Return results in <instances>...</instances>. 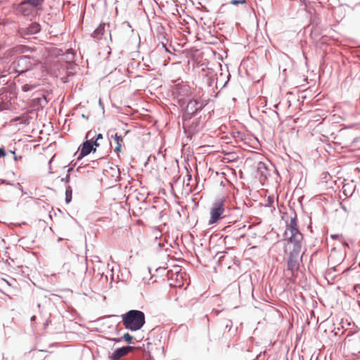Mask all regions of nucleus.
<instances>
[{
	"instance_id": "nucleus-1",
	"label": "nucleus",
	"mask_w": 360,
	"mask_h": 360,
	"mask_svg": "<svg viewBox=\"0 0 360 360\" xmlns=\"http://www.w3.org/2000/svg\"><path fill=\"white\" fill-rule=\"evenodd\" d=\"M284 240L287 241L285 251L288 248L298 255L301 250V243L303 239L302 234L297 228L296 219H292L284 233Z\"/></svg>"
},
{
	"instance_id": "nucleus-2",
	"label": "nucleus",
	"mask_w": 360,
	"mask_h": 360,
	"mask_svg": "<svg viewBox=\"0 0 360 360\" xmlns=\"http://www.w3.org/2000/svg\"><path fill=\"white\" fill-rule=\"evenodd\" d=\"M122 321L125 328L136 331L144 325L145 314L141 311L130 310L122 315Z\"/></svg>"
},
{
	"instance_id": "nucleus-3",
	"label": "nucleus",
	"mask_w": 360,
	"mask_h": 360,
	"mask_svg": "<svg viewBox=\"0 0 360 360\" xmlns=\"http://www.w3.org/2000/svg\"><path fill=\"white\" fill-rule=\"evenodd\" d=\"M168 279L171 281L169 285L174 288H181L184 284V277L186 274L181 272L179 266H174V268L167 271Z\"/></svg>"
},
{
	"instance_id": "nucleus-4",
	"label": "nucleus",
	"mask_w": 360,
	"mask_h": 360,
	"mask_svg": "<svg viewBox=\"0 0 360 360\" xmlns=\"http://www.w3.org/2000/svg\"><path fill=\"white\" fill-rule=\"evenodd\" d=\"M225 211L224 202L220 200L215 203L210 209V218L209 224H213L223 217Z\"/></svg>"
},
{
	"instance_id": "nucleus-5",
	"label": "nucleus",
	"mask_w": 360,
	"mask_h": 360,
	"mask_svg": "<svg viewBox=\"0 0 360 360\" xmlns=\"http://www.w3.org/2000/svg\"><path fill=\"white\" fill-rule=\"evenodd\" d=\"M95 131H89L86 135V139H88L83 143L80 149L79 156H86L89 155L91 151H96V148H94V143L91 141L94 139Z\"/></svg>"
},
{
	"instance_id": "nucleus-6",
	"label": "nucleus",
	"mask_w": 360,
	"mask_h": 360,
	"mask_svg": "<svg viewBox=\"0 0 360 360\" xmlns=\"http://www.w3.org/2000/svg\"><path fill=\"white\" fill-rule=\"evenodd\" d=\"M206 105V101L200 98H193L188 103L186 111L188 114L193 115L202 110Z\"/></svg>"
},
{
	"instance_id": "nucleus-7",
	"label": "nucleus",
	"mask_w": 360,
	"mask_h": 360,
	"mask_svg": "<svg viewBox=\"0 0 360 360\" xmlns=\"http://www.w3.org/2000/svg\"><path fill=\"white\" fill-rule=\"evenodd\" d=\"M22 25L23 27L20 28L19 32L23 37L36 34L40 30L39 24H22Z\"/></svg>"
},
{
	"instance_id": "nucleus-8",
	"label": "nucleus",
	"mask_w": 360,
	"mask_h": 360,
	"mask_svg": "<svg viewBox=\"0 0 360 360\" xmlns=\"http://www.w3.org/2000/svg\"><path fill=\"white\" fill-rule=\"evenodd\" d=\"M44 1V0H23L19 4L18 9L19 11L23 13L24 15H26L27 6L38 8L41 6Z\"/></svg>"
},
{
	"instance_id": "nucleus-9",
	"label": "nucleus",
	"mask_w": 360,
	"mask_h": 360,
	"mask_svg": "<svg viewBox=\"0 0 360 360\" xmlns=\"http://www.w3.org/2000/svg\"><path fill=\"white\" fill-rule=\"evenodd\" d=\"M134 349L133 347L127 346L116 349L112 354L114 360H118L121 357L126 356L129 352Z\"/></svg>"
},
{
	"instance_id": "nucleus-10",
	"label": "nucleus",
	"mask_w": 360,
	"mask_h": 360,
	"mask_svg": "<svg viewBox=\"0 0 360 360\" xmlns=\"http://www.w3.org/2000/svg\"><path fill=\"white\" fill-rule=\"evenodd\" d=\"M297 256L292 251L290 252V257L288 261V270L293 271L298 269L299 262L297 261Z\"/></svg>"
},
{
	"instance_id": "nucleus-11",
	"label": "nucleus",
	"mask_w": 360,
	"mask_h": 360,
	"mask_svg": "<svg viewBox=\"0 0 360 360\" xmlns=\"http://www.w3.org/2000/svg\"><path fill=\"white\" fill-rule=\"evenodd\" d=\"M114 141L116 143L114 150L115 153H119L120 152H121L123 139L121 136H119L117 134H115L114 136Z\"/></svg>"
},
{
	"instance_id": "nucleus-12",
	"label": "nucleus",
	"mask_w": 360,
	"mask_h": 360,
	"mask_svg": "<svg viewBox=\"0 0 360 360\" xmlns=\"http://www.w3.org/2000/svg\"><path fill=\"white\" fill-rule=\"evenodd\" d=\"M72 199V188L69 186L65 191V201L69 203Z\"/></svg>"
},
{
	"instance_id": "nucleus-13",
	"label": "nucleus",
	"mask_w": 360,
	"mask_h": 360,
	"mask_svg": "<svg viewBox=\"0 0 360 360\" xmlns=\"http://www.w3.org/2000/svg\"><path fill=\"white\" fill-rule=\"evenodd\" d=\"M105 24H100L99 26L94 31V34L96 36L102 35L104 32Z\"/></svg>"
},
{
	"instance_id": "nucleus-14",
	"label": "nucleus",
	"mask_w": 360,
	"mask_h": 360,
	"mask_svg": "<svg viewBox=\"0 0 360 360\" xmlns=\"http://www.w3.org/2000/svg\"><path fill=\"white\" fill-rule=\"evenodd\" d=\"M93 136H94V138L96 137L95 141L93 142L94 146L95 147L99 146V143H98V141L100 139H103V135L101 134H98L96 136V134H93Z\"/></svg>"
},
{
	"instance_id": "nucleus-15",
	"label": "nucleus",
	"mask_w": 360,
	"mask_h": 360,
	"mask_svg": "<svg viewBox=\"0 0 360 360\" xmlns=\"http://www.w3.org/2000/svg\"><path fill=\"white\" fill-rule=\"evenodd\" d=\"M132 336L129 335V333H125L123 335V339L127 342V343H131L132 341Z\"/></svg>"
},
{
	"instance_id": "nucleus-16",
	"label": "nucleus",
	"mask_w": 360,
	"mask_h": 360,
	"mask_svg": "<svg viewBox=\"0 0 360 360\" xmlns=\"http://www.w3.org/2000/svg\"><path fill=\"white\" fill-rule=\"evenodd\" d=\"M231 4L233 5H238L239 4H245V0H232Z\"/></svg>"
},
{
	"instance_id": "nucleus-17",
	"label": "nucleus",
	"mask_w": 360,
	"mask_h": 360,
	"mask_svg": "<svg viewBox=\"0 0 360 360\" xmlns=\"http://www.w3.org/2000/svg\"><path fill=\"white\" fill-rule=\"evenodd\" d=\"M32 88H33L32 86L30 87L28 84H25L22 86V90L24 91H27L32 89Z\"/></svg>"
},
{
	"instance_id": "nucleus-18",
	"label": "nucleus",
	"mask_w": 360,
	"mask_h": 360,
	"mask_svg": "<svg viewBox=\"0 0 360 360\" xmlns=\"http://www.w3.org/2000/svg\"><path fill=\"white\" fill-rule=\"evenodd\" d=\"M60 51H62L61 50H58L57 48H55V49H53L52 53L55 54L56 56H58V55H60L59 52H60Z\"/></svg>"
},
{
	"instance_id": "nucleus-19",
	"label": "nucleus",
	"mask_w": 360,
	"mask_h": 360,
	"mask_svg": "<svg viewBox=\"0 0 360 360\" xmlns=\"http://www.w3.org/2000/svg\"><path fill=\"white\" fill-rule=\"evenodd\" d=\"M6 155L5 150L3 148H0V158Z\"/></svg>"
},
{
	"instance_id": "nucleus-20",
	"label": "nucleus",
	"mask_w": 360,
	"mask_h": 360,
	"mask_svg": "<svg viewBox=\"0 0 360 360\" xmlns=\"http://www.w3.org/2000/svg\"><path fill=\"white\" fill-rule=\"evenodd\" d=\"M245 236V233H243L240 235V238H243Z\"/></svg>"
},
{
	"instance_id": "nucleus-21",
	"label": "nucleus",
	"mask_w": 360,
	"mask_h": 360,
	"mask_svg": "<svg viewBox=\"0 0 360 360\" xmlns=\"http://www.w3.org/2000/svg\"><path fill=\"white\" fill-rule=\"evenodd\" d=\"M26 59H27L26 58H21L20 61L24 62Z\"/></svg>"
},
{
	"instance_id": "nucleus-22",
	"label": "nucleus",
	"mask_w": 360,
	"mask_h": 360,
	"mask_svg": "<svg viewBox=\"0 0 360 360\" xmlns=\"http://www.w3.org/2000/svg\"><path fill=\"white\" fill-rule=\"evenodd\" d=\"M48 20H56V19H53V18H48Z\"/></svg>"
},
{
	"instance_id": "nucleus-23",
	"label": "nucleus",
	"mask_w": 360,
	"mask_h": 360,
	"mask_svg": "<svg viewBox=\"0 0 360 360\" xmlns=\"http://www.w3.org/2000/svg\"><path fill=\"white\" fill-rule=\"evenodd\" d=\"M61 15H62V14L59 13V19H58V20H60Z\"/></svg>"
},
{
	"instance_id": "nucleus-24",
	"label": "nucleus",
	"mask_w": 360,
	"mask_h": 360,
	"mask_svg": "<svg viewBox=\"0 0 360 360\" xmlns=\"http://www.w3.org/2000/svg\"><path fill=\"white\" fill-rule=\"evenodd\" d=\"M113 340L115 341V342H119L120 341V340H118V339H114Z\"/></svg>"
},
{
	"instance_id": "nucleus-25",
	"label": "nucleus",
	"mask_w": 360,
	"mask_h": 360,
	"mask_svg": "<svg viewBox=\"0 0 360 360\" xmlns=\"http://www.w3.org/2000/svg\"><path fill=\"white\" fill-rule=\"evenodd\" d=\"M20 71H21V72H25V71H26V70H23V69H22V70H20Z\"/></svg>"
}]
</instances>
